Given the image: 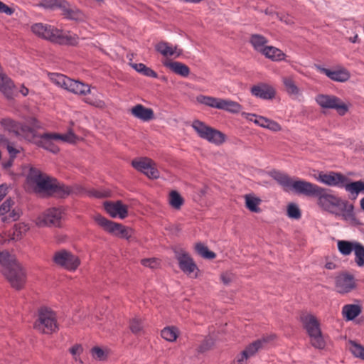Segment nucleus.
Masks as SVG:
<instances>
[{"label":"nucleus","mask_w":364,"mask_h":364,"mask_svg":"<svg viewBox=\"0 0 364 364\" xmlns=\"http://www.w3.org/2000/svg\"><path fill=\"white\" fill-rule=\"evenodd\" d=\"M272 177L281 186L286 192L293 191L299 195L316 197L318 205L326 210L337 207L343 211L345 219L353 217V205L347 200L328 193V190L311 182L304 180H294L289 175L280 171L272 173Z\"/></svg>","instance_id":"1"},{"label":"nucleus","mask_w":364,"mask_h":364,"mask_svg":"<svg viewBox=\"0 0 364 364\" xmlns=\"http://www.w3.org/2000/svg\"><path fill=\"white\" fill-rule=\"evenodd\" d=\"M1 272L10 285L17 289L23 288L27 272L23 265L11 252H0Z\"/></svg>","instance_id":"2"},{"label":"nucleus","mask_w":364,"mask_h":364,"mask_svg":"<svg viewBox=\"0 0 364 364\" xmlns=\"http://www.w3.org/2000/svg\"><path fill=\"white\" fill-rule=\"evenodd\" d=\"M317 179L329 186L344 188L350 194V199L355 200L360 192L364 193V179L350 181V180L343 173L335 171H330L325 173L321 172Z\"/></svg>","instance_id":"3"},{"label":"nucleus","mask_w":364,"mask_h":364,"mask_svg":"<svg viewBox=\"0 0 364 364\" xmlns=\"http://www.w3.org/2000/svg\"><path fill=\"white\" fill-rule=\"evenodd\" d=\"M31 31L43 39L60 45L75 46L78 43L77 35L72 36L70 31H64L51 25L37 23L31 26Z\"/></svg>","instance_id":"4"},{"label":"nucleus","mask_w":364,"mask_h":364,"mask_svg":"<svg viewBox=\"0 0 364 364\" xmlns=\"http://www.w3.org/2000/svg\"><path fill=\"white\" fill-rule=\"evenodd\" d=\"M77 136L73 132L61 134L58 133L47 132L38 135L35 144L40 147L43 148L53 154H57L60 149L55 144L54 141H63L68 143H75Z\"/></svg>","instance_id":"5"},{"label":"nucleus","mask_w":364,"mask_h":364,"mask_svg":"<svg viewBox=\"0 0 364 364\" xmlns=\"http://www.w3.org/2000/svg\"><path fill=\"white\" fill-rule=\"evenodd\" d=\"M301 320L310 337L311 345L316 348H323L325 347V341L317 318L312 314H304L301 316Z\"/></svg>","instance_id":"6"},{"label":"nucleus","mask_w":364,"mask_h":364,"mask_svg":"<svg viewBox=\"0 0 364 364\" xmlns=\"http://www.w3.org/2000/svg\"><path fill=\"white\" fill-rule=\"evenodd\" d=\"M33 327L38 331L46 334L57 331L58 323L55 312L46 307L40 309Z\"/></svg>","instance_id":"7"},{"label":"nucleus","mask_w":364,"mask_h":364,"mask_svg":"<svg viewBox=\"0 0 364 364\" xmlns=\"http://www.w3.org/2000/svg\"><path fill=\"white\" fill-rule=\"evenodd\" d=\"M192 127L201 139L210 143L220 145L225 141V135L223 132L206 125L200 120L193 121Z\"/></svg>","instance_id":"8"},{"label":"nucleus","mask_w":364,"mask_h":364,"mask_svg":"<svg viewBox=\"0 0 364 364\" xmlns=\"http://www.w3.org/2000/svg\"><path fill=\"white\" fill-rule=\"evenodd\" d=\"M50 79L57 85L75 94L85 95L90 92L87 84L74 80L62 74L53 73Z\"/></svg>","instance_id":"9"},{"label":"nucleus","mask_w":364,"mask_h":364,"mask_svg":"<svg viewBox=\"0 0 364 364\" xmlns=\"http://www.w3.org/2000/svg\"><path fill=\"white\" fill-rule=\"evenodd\" d=\"M94 218L98 225L102 227L105 231L115 236L127 240L131 238L132 236L133 230L130 228H127L122 224L109 220L100 215H95Z\"/></svg>","instance_id":"10"},{"label":"nucleus","mask_w":364,"mask_h":364,"mask_svg":"<svg viewBox=\"0 0 364 364\" xmlns=\"http://www.w3.org/2000/svg\"><path fill=\"white\" fill-rule=\"evenodd\" d=\"M315 100L321 108L336 109L341 116L345 115L348 111L347 105L335 95L319 94L316 96Z\"/></svg>","instance_id":"11"},{"label":"nucleus","mask_w":364,"mask_h":364,"mask_svg":"<svg viewBox=\"0 0 364 364\" xmlns=\"http://www.w3.org/2000/svg\"><path fill=\"white\" fill-rule=\"evenodd\" d=\"M132 166L138 171L145 174L151 179L159 178V171L156 168V163L149 158L143 157L132 160Z\"/></svg>","instance_id":"12"},{"label":"nucleus","mask_w":364,"mask_h":364,"mask_svg":"<svg viewBox=\"0 0 364 364\" xmlns=\"http://www.w3.org/2000/svg\"><path fill=\"white\" fill-rule=\"evenodd\" d=\"M53 260L57 265L69 271H75L80 264L78 257L71 252H56Z\"/></svg>","instance_id":"13"},{"label":"nucleus","mask_w":364,"mask_h":364,"mask_svg":"<svg viewBox=\"0 0 364 364\" xmlns=\"http://www.w3.org/2000/svg\"><path fill=\"white\" fill-rule=\"evenodd\" d=\"M180 269L188 277L196 279L198 277L200 270L193 259L186 253L176 255Z\"/></svg>","instance_id":"14"},{"label":"nucleus","mask_w":364,"mask_h":364,"mask_svg":"<svg viewBox=\"0 0 364 364\" xmlns=\"http://www.w3.org/2000/svg\"><path fill=\"white\" fill-rule=\"evenodd\" d=\"M63 213V211L61 208H50L38 218V223L40 225L60 227Z\"/></svg>","instance_id":"15"},{"label":"nucleus","mask_w":364,"mask_h":364,"mask_svg":"<svg viewBox=\"0 0 364 364\" xmlns=\"http://www.w3.org/2000/svg\"><path fill=\"white\" fill-rule=\"evenodd\" d=\"M31 178L33 182L36 183L38 192H46L51 195L56 179L46 176L41 173H33V171Z\"/></svg>","instance_id":"16"},{"label":"nucleus","mask_w":364,"mask_h":364,"mask_svg":"<svg viewBox=\"0 0 364 364\" xmlns=\"http://www.w3.org/2000/svg\"><path fill=\"white\" fill-rule=\"evenodd\" d=\"M355 287L354 277L349 274L343 273L339 274L336 279V288L339 293H348Z\"/></svg>","instance_id":"17"},{"label":"nucleus","mask_w":364,"mask_h":364,"mask_svg":"<svg viewBox=\"0 0 364 364\" xmlns=\"http://www.w3.org/2000/svg\"><path fill=\"white\" fill-rule=\"evenodd\" d=\"M105 209L112 218L119 217L121 219L125 218L128 215L127 206L124 205L122 201L117 202L107 201L104 203Z\"/></svg>","instance_id":"18"},{"label":"nucleus","mask_w":364,"mask_h":364,"mask_svg":"<svg viewBox=\"0 0 364 364\" xmlns=\"http://www.w3.org/2000/svg\"><path fill=\"white\" fill-rule=\"evenodd\" d=\"M317 68L321 73L325 74L331 80L336 82H344L348 81L350 77L349 71L344 68H341L336 70H331L321 66H317Z\"/></svg>","instance_id":"19"},{"label":"nucleus","mask_w":364,"mask_h":364,"mask_svg":"<svg viewBox=\"0 0 364 364\" xmlns=\"http://www.w3.org/2000/svg\"><path fill=\"white\" fill-rule=\"evenodd\" d=\"M251 93L252 95L263 100H272L274 98L276 91L273 87L269 85L259 84L251 88Z\"/></svg>","instance_id":"20"},{"label":"nucleus","mask_w":364,"mask_h":364,"mask_svg":"<svg viewBox=\"0 0 364 364\" xmlns=\"http://www.w3.org/2000/svg\"><path fill=\"white\" fill-rule=\"evenodd\" d=\"M15 85L7 75L0 73V91L7 99H13Z\"/></svg>","instance_id":"21"},{"label":"nucleus","mask_w":364,"mask_h":364,"mask_svg":"<svg viewBox=\"0 0 364 364\" xmlns=\"http://www.w3.org/2000/svg\"><path fill=\"white\" fill-rule=\"evenodd\" d=\"M131 113L135 117L144 122H149L154 118V113L152 109L145 107L140 104L133 107L131 109Z\"/></svg>","instance_id":"22"},{"label":"nucleus","mask_w":364,"mask_h":364,"mask_svg":"<svg viewBox=\"0 0 364 364\" xmlns=\"http://www.w3.org/2000/svg\"><path fill=\"white\" fill-rule=\"evenodd\" d=\"M155 48L156 51L160 53L164 56H172L176 54L178 57L183 53L181 49H178L176 46L173 48L168 43L164 41L156 44Z\"/></svg>","instance_id":"23"},{"label":"nucleus","mask_w":364,"mask_h":364,"mask_svg":"<svg viewBox=\"0 0 364 364\" xmlns=\"http://www.w3.org/2000/svg\"><path fill=\"white\" fill-rule=\"evenodd\" d=\"M262 55L273 61H281L285 59L286 54L280 49L274 46H266L262 49Z\"/></svg>","instance_id":"24"},{"label":"nucleus","mask_w":364,"mask_h":364,"mask_svg":"<svg viewBox=\"0 0 364 364\" xmlns=\"http://www.w3.org/2000/svg\"><path fill=\"white\" fill-rule=\"evenodd\" d=\"M267 338H263L262 339H258L252 343L249 344L246 348L242 351L248 358L254 356L258 350L262 349L264 347V345L267 343Z\"/></svg>","instance_id":"25"},{"label":"nucleus","mask_w":364,"mask_h":364,"mask_svg":"<svg viewBox=\"0 0 364 364\" xmlns=\"http://www.w3.org/2000/svg\"><path fill=\"white\" fill-rule=\"evenodd\" d=\"M164 65L176 74H178L182 77H187L190 74L189 68L182 63L176 61L166 62L164 63Z\"/></svg>","instance_id":"26"},{"label":"nucleus","mask_w":364,"mask_h":364,"mask_svg":"<svg viewBox=\"0 0 364 364\" xmlns=\"http://www.w3.org/2000/svg\"><path fill=\"white\" fill-rule=\"evenodd\" d=\"M245 206L251 212L260 213L262 210L259 208V205L262 203V200L252 194L245 196Z\"/></svg>","instance_id":"27"},{"label":"nucleus","mask_w":364,"mask_h":364,"mask_svg":"<svg viewBox=\"0 0 364 364\" xmlns=\"http://www.w3.org/2000/svg\"><path fill=\"white\" fill-rule=\"evenodd\" d=\"M219 109H223L231 113L237 114L241 111L242 105L235 101L221 99Z\"/></svg>","instance_id":"28"},{"label":"nucleus","mask_w":364,"mask_h":364,"mask_svg":"<svg viewBox=\"0 0 364 364\" xmlns=\"http://www.w3.org/2000/svg\"><path fill=\"white\" fill-rule=\"evenodd\" d=\"M361 312L359 306L355 304H347L343 307L342 314L347 321H351L357 317Z\"/></svg>","instance_id":"29"},{"label":"nucleus","mask_w":364,"mask_h":364,"mask_svg":"<svg viewBox=\"0 0 364 364\" xmlns=\"http://www.w3.org/2000/svg\"><path fill=\"white\" fill-rule=\"evenodd\" d=\"M267 42V39L259 34H252L250 39V43L252 44L253 48L261 53H262V49L267 46L265 45Z\"/></svg>","instance_id":"30"},{"label":"nucleus","mask_w":364,"mask_h":364,"mask_svg":"<svg viewBox=\"0 0 364 364\" xmlns=\"http://www.w3.org/2000/svg\"><path fill=\"white\" fill-rule=\"evenodd\" d=\"M282 82L284 85L285 90L290 95H298L300 93L299 88L295 84L291 77H283Z\"/></svg>","instance_id":"31"},{"label":"nucleus","mask_w":364,"mask_h":364,"mask_svg":"<svg viewBox=\"0 0 364 364\" xmlns=\"http://www.w3.org/2000/svg\"><path fill=\"white\" fill-rule=\"evenodd\" d=\"M168 201L170 205L176 210H180L184 203V199L176 191H171L170 192Z\"/></svg>","instance_id":"32"},{"label":"nucleus","mask_w":364,"mask_h":364,"mask_svg":"<svg viewBox=\"0 0 364 364\" xmlns=\"http://www.w3.org/2000/svg\"><path fill=\"white\" fill-rule=\"evenodd\" d=\"M19 122L9 118H3L0 121V124L6 131L14 133L16 136H18V126Z\"/></svg>","instance_id":"33"},{"label":"nucleus","mask_w":364,"mask_h":364,"mask_svg":"<svg viewBox=\"0 0 364 364\" xmlns=\"http://www.w3.org/2000/svg\"><path fill=\"white\" fill-rule=\"evenodd\" d=\"M161 337L167 341L173 342L178 336V330L174 326L165 327L161 332Z\"/></svg>","instance_id":"34"},{"label":"nucleus","mask_w":364,"mask_h":364,"mask_svg":"<svg viewBox=\"0 0 364 364\" xmlns=\"http://www.w3.org/2000/svg\"><path fill=\"white\" fill-rule=\"evenodd\" d=\"M73 192V191L70 186H65L63 183H60L56 181L54 189L53 190L51 195L55 194L58 197L64 198L65 196H68Z\"/></svg>","instance_id":"35"},{"label":"nucleus","mask_w":364,"mask_h":364,"mask_svg":"<svg viewBox=\"0 0 364 364\" xmlns=\"http://www.w3.org/2000/svg\"><path fill=\"white\" fill-rule=\"evenodd\" d=\"M197 100L200 104L205 105L210 107L219 109L221 98H216L205 95H199L197 97Z\"/></svg>","instance_id":"36"},{"label":"nucleus","mask_w":364,"mask_h":364,"mask_svg":"<svg viewBox=\"0 0 364 364\" xmlns=\"http://www.w3.org/2000/svg\"><path fill=\"white\" fill-rule=\"evenodd\" d=\"M63 16L69 20L81 21L83 18V14L76 6L70 5Z\"/></svg>","instance_id":"37"},{"label":"nucleus","mask_w":364,"mask_h":364,"mask_svg":"<svg viewBox=\"0 0 364 364\" xmlns=\"http://www.w3.org/2000/svg\"><path fill=\"white\" fill-rule=\"evenodd\" d=\"M338 250H364V247L358 242H353L345 240L338 242Z\"/></svg>","instance_id":"38"},{"label":"nucleus","mask_w":364,"mask_h":364,"mask_svg":"<svg viewBox=\"0 0 364 364\" xmlns=\"http://www.w3.org/2000/svg\"><path fill=\"white\" fill-rule=\"evenodd\" d=\"M129 328L134 334H139L143 331L144 321L141 318L134 317L129 321Z\"/></svg>","instance_id":"39"},{"label":"nucleus","mask_w":364,"mask_h":364,"mask_svg":"<svg viewBox=\"0 0 364 364\" xmlns=\"http://www.w3.org/2000/svg\"><path fill=\"white\" fill-rule=\"evenodd\" d=\"M92 358L95 360L103 361L107 358L108 350L99 346L93 347L90 350Z\"/></svg>","instance_id":"40"},{"label":"nucleus","mask_w":364,"mask_h":364,"mask_svg":"<svg viewBox=\"0 0 364 364\" xmlns=\"http://www.w3.org/2000/svg\"><path fill=\"white\" fill-rule=\"evenodd\" d=\"M287 215L290 218L299 219L301 217V213L299 206L294 203H289L287 205Z\"/></svg>","instance_id":"41"},{"label":"nucleus","mask_w":364,"mask_h":364,"mask_svg":"<svg viewBox=\"0 0 364 364\" xmlns=\"http://www.w3.org/2000/svg\"><path fill=\"white\" fill-rule=\"evenodd\" d=\"M350 350L355 356L364 360V347L353 341L350 342Z\"/></svg>","instance_id":"42"},{"label":"nucleus","mask_w":364,"mask_h":364,"mask_svg":"<svg viewBox=\"0 0 364 364\" xmlns=\"http://www.w3.org/2000/svg\"><path fill=\"white\" fill-rule=\"evenodd\" d=\"M18 127V136L23 135L25 136H28V135L31 134L33 138H37L38 135L35 134L34 130L29 126L23 124L19 122Z\"/></svg>","instance_id":"43"},{"label":"nucleus","mask_w":364,"mask_h":364,"mask_svg":"<svg viewBox=\"0 0 364 364\" xmlns=\"http://www.w3.org/2000/svg\"><path fill=\"white\" fill-rule=\"evenodd\" d=\"M82 351L83 348L80 344H75L69 349V352L73 355V359L76 362H79L80 363H82V361L80 358V355H81Z\"/></svg>","instance_id":"44"},{"label":"nucleus","mask_w":364,"mask_h":364,"mask_svg":"<svg viewBox=\"0 0 364 364\" xmlns=\"http://www.w3.org/2000/svg\"><path fill=\"white\" fill-rule=\"evenodd\" d=\"M141 264L151 269H156L160 266V260L156 257L146 258L141 260Z\"/></svg>","instance_id":"45"},{"label":"nucleus","mask_w":364,"mask_h":364,"mask_svg":"<svg viewBox=\"0 0 364 364\" xmlns=\"http://www.w3.org/2000/svg\"><path fill=\"white\" fill-rule=\"evenodd\" d=\"M21 215V212L18 209L14 208L11 211L9 212V214L2 217L1 220L4 223H9L11 221L17 220Z\"/></svg>","instance_id":"46"},{"label":"nucleus","mask_w":364,"mask_h":364,"mask_svg":"<svg viewBox=\"0 0 364 364\" xmlns=\"http://www.w3.org/2000/svg\"><path fill=\"white\" fill-rule=\"evenodd\" d=\"M14 202L11 198L6 199L0 206V216L4 217L10 212Z\"/></svg>","instance_id":"47"},{"label":"nucleus","mask_w":364,"mask_h":364,"mask_svg":"<svg viewBox=\"0 0 364 364\" xmlns=\"http://www.w3.org/2000/svg\"><path fill=\"white\" fill-rule=\"evenodd\" d=\"M235 279V274L231 271H225L220 274V280L225 285H228Z\"/></svg>","instance_id":"48"},{"label":"nucleus","mask_w":364,"mask_h":364,"mask_svg":"<svg viewBox=\"0 0 364 364\" xmlns=\"http://www.w3.org/2000/svg\"><path fill=\"white\" fill-rule=\"evenodd\" d=\"M59 0H43L39 6L46 9L54 10L57 9Z\"/></svg>","instance_id":"49"},{"label":"nucleus","mask_w":364,"mask_h":364,"mask_svg":"<svg viewBox=\"0 0 364 364\" xmlns=\"http://www.w3.org/2000/svg\"><path fill=\"white\" fill-rule=\"evenodd\" d=\"M214 345V341L211 337L205 338L203 342L200 344L198 348L200 353H203L209 350Z\"/></svg>","instance_id":"50"},{"label":"nucleus","mask_w":364,"mask_h":364,"mask_svg":"<svg viewBox=\"0 0 364 364\" xmlns=\"http://www.w3.org/2000/svg\"><path fill=\"white\" fill-rule=\"evenodd\" d=\"M89 195L90 196L97 198H104L110 196V192L108 191H100V190H92L89 191Z\"/></svg>","instance_id":"51"},{"label":"nucleus","mask_w":364,"mask_h":364,"mask_svg":"<svg viewBox=\"0 0 364 364\" xmlns=\"http://www.w3.org/2000/svg\"><path fill=\"white\" fill-rule=\"evenodd\" d=\"M265 128L273 132H279L282 129V127L279 123L269 119L265 126Z\"/></svg>","instance_id":"52"},{"label":"nucleus","mask_w":364,"mask_h":364,"mask_svg":"<svg viewBox=\"0 0 364 364\" xmlns=\"http://www.w3.org/2000/svg\"><path fill=\"white\" fill-rule=\"evenodd\" d=\"M248 358L243 353L238 354L231 364H247Z\"/></svg>","instance_id":"53"},{"label":"nucleus","mask_w":364,"mask_h":364,"mask_svg":"<svg viewBox=\"0 0 364 364\" xmlns=\"http://www.w3.org/2000/svg\"><path fill=\"white\" fill-rule=\"evenodd\" d=\"M277 17L280 21L284 22L287 25H292L294 23V18L289 14H277Z\"/></svg>","instance_id":"54"},{"label":"nucleus","mask_w":364,"mask_h":364,"mask_svg":"<svg viewBox=\"0 0 364 364\" xmlns=\"http://www.w3.org/2000/svg\"><path fill=\"white\" fill-rule=\"evenodd\" d=\"M355 261L359 267L364 265V252H355Z\"/></svg>","instance_id":"55"},{"label":"nucleus","mask_w":364,"mask_h":364,"mask_svg":"<svg viewBox=\"0 0 364 364\" xmlns=\"http://www.w3.org/2000/svg\"><path fill=\"white\" fill-rule=\"evenodd\" d=\"M71 4L67 0H59V3L57 9H59L62 11V15H64V13L66 12L68 9Z\"/></svg>","instance_id":"56"},{"label":"nucleus","mask_w":364,"mask_h":364,"mask_svg":"<svg viewBox=\"0 0 364 364\" xmlns=\"http://www.w3.org/2000/svg\"><path fill=\"white\" fill-rule=\"evenodd\" d=\"M268 120V118L258 115L257 118L254 119V123L261 127L265 128V126L267 124Z\"/></svg>","instance_id":"57"},{"label":"nucleus","mask_w":364,"mask_h":364,"mask_svg":"<svg viewBox=\"0 0 364 364\" xmlns=\"http://www.w3.org/2000/svg\"><path fill=\"white\" fill-rule=\"evenodd\" d=\"M14 12V9L8 6L4 3L1 2L0 5V13H4L7 15H12Z\"/></svg>","instance_id":"58"},{"label":"nucleus","mask_w":364,"mask_h":364,"mask_svg":"<svg viewBox=\"0 0 364 364\" xmlns=\"http://www.w3.org/2000/svg\"><path fill=\"white\" fill-rule=\"evenodd\" d=\"M142 74L145 76L151 77H154V78H156L158 77L157 73L154 70H153L151 68H150L147 66H146V68L143 70Z\"/></svg>","instance_id":"59"},{"label":"nucleus","mask_w":364,"mask_h":364,"mask_svg":"<svg viewBox=\"0 0 364 364\" xmlns=\"http://www.w3.org/2000/svg\"><path fill=\"white\" fill-rule=\"evenodd\" d=\"M85 102L90 104V105H92L93 106H95V107H102L104 105V102L101 101V100H92L91 97H87L85 99Z\"/></svg>","instance_id":"60"},{"label":"nucleus","mask_w":364,"mask_h":364,"mask_svg":"<svg viewBox=\"0 0 364 364\" xmlns=\"http://www.w3.org/2000/svg\"><path fill=\"white\" fill-rule=\"evenodd\" d=\"M198 253L204 259H212L215 257L214 252H198Z\"/></svg>","instance_id":"61"},{"label":"nucleus","mask_w":364,"mask_h":364,"mask_svg":"<svg viewBox=\"0 0 364 364\" xmlns=\"http://www.w3.org/2000/svg\"><path fill=\"white\" fill-rule=\"evenodd\" d=\"M130 65L138 73L142 74L143 70L146 68V65L143 63H130Z\"/></svg>","instance_id":"62"},{"label":"nucleus","mask_w":364,"mask_h":364,"mask_svg":"<svg viewBox=\"0 0 364 364\" xmlns=\"http://www.w3.org/2000/svg\"><path fill=\"white\" fill-rule=\"evenodd\" d=\"M241 115L245 118L247 120L251 121L254 122V119H257L258 115L256 114H251V113H247V112H242Z\"/></svg>","instance_id":"63"},{"label":"nucleus","mask_w":364,"mask_h":364,"mask_svg":"<svg viewBox=\"0 0 364 364\" xmlns=\"http://www.w3.org/2000/svg\"><path fill=\"white\" fill-rule=\"evenodd\" d=\"M7 150L10 154V158L12 159H15L16 154L18 153V151L10 144H8Z\"/></svg>","instance_id":"64"}]
</instances>
